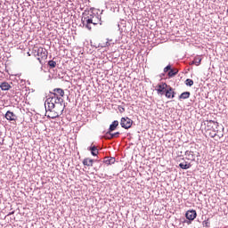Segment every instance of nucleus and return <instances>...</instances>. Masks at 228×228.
Returning <instances> with one entry per match:
<instances>
[{"label":"nucleus","mask_w":228,"mask_h":228,"mask_svg":"<svg viewBox=\"0 0 228 228\" xmlns=\"http://www.w3.org/2000/svg\"><path fill=\"white\" fill-rule=\"evenodd\" d=\"M118 110H119L120 113H124V111H126V109L122 106H118Z\"/></svg>","instance_id":"28"},{"label":"nucleus","mask_w":228,"mask_h":228,"mask_svg":"<svg viewBox=\"0 0 228 228\" xmlns=\"http://www.w3.org/2000/svg\"><path fill=\"white\" fill-rule=\"evenodd\" d=\"M170 70H172V65L168 64L167 66H166L164 68V74H167V72L168 74V72H170Z\"/></svg>","instance_id":"23"},{"label":"nucleus","mask_w":228,"mask_h":228,"mask_svg":"<svg viewBox=\"0 0 228 228\" xmlns=\"http://www.w3.org/2000/svg\"><path fill=\"white\" fill-rule=\"evenodd\" d=\"M200 61H202V58H200V57H195L194 60L192 61V63H193L194 65L199 66V65H200Z\"/></svg>","instance_id":"21"},{"label":"nucleus","mask_w":228,"mask_h":228,"mask_svg":"<svg viewBox=\"0 0 228 228\" xmlns=\"http://www.w3.org/2000/svg\"><path fill=\"white\" fill-rule=\"evenodd\" d=\"M185 218L189 221H187V224H191V222H193V220H195V218H197V211L196 210H188L185 213Z\"/></svg>","instance_id":"4"},{"label":"nucleus","mask_w":228,"mask_h":228,"mask_svg":"<svg viewBox=\"0 0 228 228\" xmlns=\"http://www.w3.org/2000/svg\"><path fill=\"white\" fill-rule=\"evenodd\" d=\"M4 117L6 120H9V122H13L17 120V115H15V113L12 112L11 110H7Z\"/></svg>","instance_id":"7"},{"label":"nucleus","mask_w":228,"mask_h":228,"mask_svg":"<svg viewBox=\"0 0 228 228\" xmlns=\"http://www.w3.org/2000/svg\"><path fill=\"white\" fill-rule=\"evenodd\" d=\"M203 227H210L211 223H209V219H207L205 221H203Z\"/></svg>","instance_id":"27"},{"label":"nucleus","mask_w":228,"mask_h":228,"mask_svg":"<svg viewBox=\"0 0 228 228\" xmlns=\"http://www.w3.org/2000/svg\"><path fill=\"white\" fill-rule=\"evenodd\" d=\"M0 88H1V90L6 92L12 88V86H10V84L8 82H3L0 85Z\"/></svg>","instance_id":"15"},{"label":"nucleus","mask_w":228,"mask_h":228,"mask_svg":"<svg viewBox=\"0 0 228 228\" xmlns=\"http://www.w3.org/2000/svg\"><path fill=\"white\" fill-rule=\"evenodd\" d=\"M177 93H175V91H173L171 93H169V96H166L167 99H174V97H175Z\"/></svg>","instance_id":"26"},{"label":"nucleus","mask_w":228,"mask_h":228,"mask_svg":"<svg viewBox=\"0 0 228 228\" xmlns=\"http://www.w3.org/2000/svg\"><path fill=\"white\" fill-rule=\"evenodd\" d=\"M215 136H216V134H214V135H212V138H215Z\"/></svg>","instance_id":"31"},{"label":"nucleus","mask_w":228,"mask_h":228,"mask_svg":"<svg viewBox=\"0 0 228 228\" xmlns=\"http://www.w3.org/2000/svg\"><path fill=\"white\" fill-rule=\"evenodd\" d=\"M37 55L40 56L41 58L45 59V60H47V54H48V52L45 48H42V47H39L37 48Z\"/></svg>","instance_id":"8"},{"label":"nucleus","mask_w":228,"mask_h":228,"mask_svg":"<svg viewBox=\"0 0 228 228\" xmlns=\"http://www.w3.org/2000/svg\"><path fill=\"white\" fill-rule=\"evenodd\" d=\"M87 151H90L92 156H97V154H99V150L95 145H91L90 147L87 148Z\"/></svg>","instance_id":"11"},{"label":"nucleus","mask_w":228,"mask_h":228,"mask_svg":"<svg viewBox=\"0 0 228 228\" xmlns=\"http://www.w3.org/2000/svg\"><path fill=\"white\" fill-rule=\"evenodd\" d=\"M37 60H39V61H40V58H37Z\"/></svg>","instance_id":"34"},{"label":"nucleus","mask_w":228,"mask_h":228,"mask_svg":"<svg viewBox=\"0 0 228 228\" xmlns=\"http://www.w3.org/2000/svg\"><path fill=\"white\" fill-rule=\"evenodd\" d=\"M15 213V211H12V212H11L9 215H13Z\"/></svg>","instance_id":"30"},{"label":"nucleus","mask_w":228,"mask_h":228,"mask_svg":"<svg viewBox=\"0 0 228 228\" xmlns=\"http://www.w3.org/2000/svg\"><path fill=\"white\" fill-rule=\"evenodd\" d=\"M94 159H84L83 160V165H85V167H94Z\"/></svg>","instance_id":"16"},{"label":"nucleus","mask_w":228,"mask_h":228,"mask_svg":"<svg viewBox=\"0 0 228 228\" xmlns=\"http://www.w3.org/2000/svg\"><path fill=\"white\" fill-rule=\"evenodd\" d=\"M82 24L86 29L92 31V26H102V20L99 14L92 12L88 16L82 18Z\"/></svg>","instance_id":"2"},{"label":"nucleus","mask_w":228,"mask_h":228,"mask_svg":"<svg viewBox=\"0 0 228 228\" xmlns=\"http://www.w3.org/2000/svg\"><path fill=\"white\" fill-rule=\"evenodd\" d=\"M179 167L182 168V170H188V168L191 167V164H183V163H180Z\"/></svg>","instance_id":"20"},{"label":"nucleus","mask_w":228,"mask_h":228,"mask_svg":"<svg viewBox=\"0 0 228 228\" xmlns=\"http://www.w3.org/2000/svg\"><path fill=\"white\" fill-rule=\"evenodd\" d=\"M185 156H188L191 161H195V155L193 154V151H186Z\"/></svg>","instance_id":"18"},{"label":"nucleus","mask_w":228,"mask_h":228,"mask_svg":"<svg viewBox=\"0 0 228 228\" xmlns=\"http://www.w3.org/2000/svg\"><path fill=\"white\" fill-rule=\"evenodd\" d=\"M190 95H191V94L188 91L182 93L179 96L178 99L179 101H183V99H190Z\"/></svg>","instance_id":"14"},{"label":"nucleus","mask_w":228,"mask_h":228,"mask_svg":"<svg viewBox=\"0 0 228 228\" xmlns=\"http://www.w3.org/2000/svg\"><path fill=\"white\" fill-rule=\"evenodd\" d=\"M172 92H175L174 89L172 88V86H167V88H166L165 96L169 97L170 93H172Z\"/></svg>","instance_id":"19"},{"label":"nucleus","mask_w":228,"mask_h":228,"mask_svg":"<svg viewBox=\"0 0 228 228\" xmlns=\"http://www.w3.org/2000/svg\"><path fill=\"white\" fill-rule=\"evenodd\" d=\"M115 158L114 157H105L103 159V163H105V165H115Z\"/></svg>","instance_id":"12"},{"label":"nucleus","mask_w":228,"mask_h":228,"mask_svg":"<svg viewBox=\"0 0 228 228\" xmlns=\"http://www.w3.org/2000/svg\"><path fill=\"white\" fill-rule=\"evenodd\" d=\"M207 126L212 129L214 133H218V126H220L218 122L214 120L207 121Z\"/></svg>","instance_id":"6"},{"label":"nucleus","mask_w":228,"mask_h":228,"mask_svg":"<svg viewBox=\"0 0 228 228\" xmlns=\"http://www.w3.org/2000/svg\"><path fill=\"white\" fill-rule=\"evenodd\" d=\"M185 85H186V86H193V80L190 79V78H187L185 80Z\"/></svg>","instance_id":"24"},{"label":"nucleus","mask_w":228,"mask_h":228,"mask_svg":"<svg viewBox=\"0 0 228 228\" xmlns=\"http://www.w3.org/2000/svg\"><path fill=\"white\" fill-rule=\"evenodd\" d=\"M66 107L63 98L52 91L45 102V117L53 119L58 118L63 114Z\"/></svg>","instance_id":"1"},{"label":"nucleus","mask_w":228,"mask_h":228,"mask_svg":"<svg viewBox=\"0 0 228 228\" xmlns=\"http://www.w3.org/2000/svg\"><path fill=\"white\" fill-rule=\"evenodd\" d=\"M177 74H179V69L171 68V70L168 71L167 76L168 77H174L177 76Z\"/></svg>","instance_id":"17"},{"label":"nucleus","mask_w":228,"mask_h":228,"mask_svg":"<svg viewBox=\"0 0 228 228\" xmlns=\"http://www.w3.org/2000/svg\"><path fill=\"white\" fill-rule=\"evenodd\" d=\"M163 76H165V73H162V74H161V77H163Z\"/></svg>","instance_id":"33"},{"label":"nucleus","mask_w":228,"mask_h":228,"mask_svg":"<svg viewBox=\"0 0 228 228\" xmlns=\"http://www.w3.org/2000/svg\"><path fill=\"white\" fill-rule=\"evenodd\" d=\"M167 86H168V85L165 82L159 84L156 86L157 94L159 95H165V92H166Z\"/></svg>","instance_id":"5"},{"label":"nucleus","mask_w":228,"mask_h":228,"mask_svg":"<svg viewBox=\"0 0 228 228\" xmlns=\"http://www.w3.org/2000/svg\"><path fill=\"white\" fill-rule=\"evenodd\" d=\"M48 66L50 67V69H54L56 67V61H48Z\"/></svg>","instance_id":"22"},{"label":"nucleus","mask_w":228,"mask_h":228,"mask_svg":"<svg viewBox=\"0 0 228 228\" xmlns=\"http://www.w3.org/2000/svg\"><path fill=\"white\" fill-rule=\"evenodd\" d=\"M120 126L123 129H131L133 120L129 118H121Z\"/></svg>","instance_id":"3"},{"label":"nucleus","mask_w":228,"mask_h":228,"mask_svg":"<svg viewBox=\"0 0 228 228\" xmlns=\"http://www.w3.org/2000/svg\"><path fill=\"white\" fill-rule=\"evenodd\" d=\"M110 45H111L110 44V42L109 41H107L106 43H104V44H99L98 45V46H96V47H110Z\"/></svg>","instance_id":"25"},{"label":"nucleus","mask_w":228,"mask_h":228,"mask_svg":"<svg viewBox=\"0 0 228 228\" xmlns=\"http://www.w3.org/2000/svg\"><path fill=\"white\" fill-rule=\"evenodd\" d=\"M219 136V138H222V137H224V134H221V135H218Z\"/></svg>","instance_id":"29"},{"label":"nucleus","mask_w":228,"mask_h":228,"mask_svg":"<svg viewBox=\"0 0 228 228\" xmlns=\"http://www.w3.org/2000/svg\"><path fill=\"white\" fill-rule=\"evenodd\" d=\"M117 127H118V120H114L110 125V127L107 131V134H110V133H113V131H115V129H117Z\"/></svg>","instance_id":"10"},{"label":"nucleus","mask_w":228,"mask_h":228,"mask_svg":"<svg viewBox=\"0 0 228 228\" xmlns=\"http://www.w3.org/2000/svg\"><path fill=\"white\" fill-rule=\"evenodd\" d=\"M107 42H109V43L111 42V39H107Z\"/></svg>","instance_id":"32"},{"label":"nucleus","mask_w":228,"mask_h":228,"mask_svg":"<svg viewBox=\"0 0 228 228\" xmlns=\"http://www.w3.org/2000/svg\"><path fill=\"white\" fill-rule=\"evenodd\" d=\"M52 92H53V94H56L60 97L63 98L65 96V91L61 88H55Z\"/></svg>","instance_id":"13"},{"label":"nucleus","mask_w":228,"mask_h":228,"mask_svg":"<svg viewBox=\"0 0 228 228\" xmlns=\"http://www.w3.org/2000/svg\"><path fill=\"white\" fill-rule=\"evenodd\" d=\"M118 136H120V132H116V133H110L108 134V132H106L105 135L103 136V138L105 140H113V138H118Z\"/></svg>","instance_id":"9"}]
</instances>
